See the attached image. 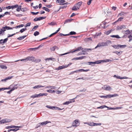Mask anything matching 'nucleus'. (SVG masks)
<instances>
[{"instance_id":"obj_41","label":"nucleus","mask_w":132,"mask_h":132,"mask_svg":"<svg viewBox=\"0 0 132 132\" xmlns=\"http://www.w3.org/2000/svg\"><path fill=\"white\" fill-rule=\"evenodd\" d=\"M127 46L126 45H120V48H125Z\"/></svg>"},{"instance_id":"obj_9","label":"nucleus","mask_w":132,"mask_h":132,"mask_svg":"<svg viewBox=\"0 0 132 132\" xmlns=\"http://www.w3.org/2000/svg\"><path fill=\"white\" fill-rule=\"evenodd\" d=\"M82 2H79L75 4L76 6L77 7V9H79V7L82 4Z\"/></svg>"},{"instance_id":"obj_4","label":"nucleus","mask_w":132,"mask_h":132,"mask_svg":"<svg viewBox=\"0 0 132 132\" xmlns=\"http://www.w3.org/2000/svg\"><path fill=\"white\" fill-rule=\"evenodd\" d=\"M126 26L124 25H121L119 26H118L117 28V30H120L121 29H125L126 28Z\"/></svg>"},{"instance_id":"obj_15","label":"nucleus","mask_w":132,"mask_h":132,"mask_svg":"<svg viewBox=\"0 0 132 132\" xmlns=\"http://www.w3.org/2000/svg\"><path fill=\"white\" fill-rule=\"evenodd\" d=\"M47 94L46 93H40L38 94H37V97H39L40 96H42L44 95L46 96L47 95Z\"/></svg>"},{"instance_id":"obj_28","label":"nucleus","mask_w":132,"mask_h":132,"mask_svg":"<svg viewBox=\"0 0 132 132\" xmlns=\"http://www.w3.org/2000/svg\"><path fill=\"white\" fill-rule=\"evenodd\" d=\"M21 127V126H13L11 125V126H10V128H19Z\"/></svg>"},{"instance_id":"obj_8","label":"nucleus","mask_w":132,"mask_h":132,"mask_svg":"<svg viewBox=\"0 0 132 132\" xmlns=\"http://www.w3.org/2000/svg\"><path fill=\"white\" fill-rule=\"evenodd\" d=\"M118 95L117 94H113L111 95L110 94H109L106 95V98H111L112 97H113L114 96H118Z\"/></svg>"},{"instance_id":"obj_55","label":"nucleus","mask_w":132,"mask_h":132,"mask_svg":"<svg viewBox=\"0 0 132 132\" xmlns=\"http://www.w3.org/2000/svg\"><path fill=\"white\" fill-rule=\"evenodd\" d=\"M122 107H116L114 108V110L116 109H121L122 108Z\"/></svg>"},{"instance_id":"obj_62","label":"nucleus","mask_w":132,"mask_h":132,"mask_svg":"<svg viewBox=\"0 0 132 132\" xmlns=\"http://www.w3.org/2000/svg\"><path fill=\"white\" fill-rule=\"evenodd\" d=\"M95 124H94V126H97L98 125H100L101 124V123H95Z\"/></svg>"},{"instance_id":"obj_29","label":"nucleus","mask_w":132,"mask_h":132,"mask_svg":"<svg viewBox=\"0 0 132 132\" xmlns=\"http://www.w3.org/2000/svg\"><path fill=\"white\" fill-rule=\"evenodd\" d=\"M0 67L2 69H6L7 68V67L3 65H0Z\"/></svg>"},{"instance_id":"obj_19","label":"nucleus","mask_w":132,"mask_h":132,"mask_svg":"<svg viewBox=\"0 0 132 132\" xmlns=\"http://www.w3.org/2000/svg\"><path fill=\"white\" fill-rule=\"evenodd\" d=\"M122 32L123 33L127 35L130 33V31L128 29L126 31H123Z\"/></svg>"},{"instance_id":"obj_3","label":"nucleus","mask_w":132,"mask_h":132,"mask_svg":"<svg viewBox=\"0 0 132 132\" xmlns=\"http://www.w3.org/2000/svg\"><path fill=\"white\" fill-rule=\"evenodd\" d=\"M102 88L104 90H110L112 89L110 86L106 85H104Z\"/></svg>"},{"instance_id":"obj_54","label":"nucleus","mask_w":132,"mask_h":132,"mask_svg":"<svg viewBox=\"0 0 132 132\" xmlns=\"http://www.w3.org/2000/svg\"><path fill=\"white\" fill-rule=\"evenodd\" d=\"M86 78H85L84 79L83 77H82L81 78H78L76 79V80H77L78 79H83V80H86Z\"/></svg>"},{"instance_id":"obj_56","label":"nucleus","mask_w":132,"mask_h":132,"mask_svg":"<svg viewBox=\"0 0 132 132\" xmlns=\"http://www.w3.org/2000/svg\"><path fill=\"white\" fill-rule=\"evenodd\" d=\"M39 13V12H37L36 13H35L34 12H31V13H32L33 15H36Z\"/></svg>"},{"instance_id":"obj_11","label":"nucleus","mask_w":132,"mask_h":132,"mask_svg":"<svg viewBox=\"0 0 132 132\" xmlns=\"http://www.w3.org/2000/svg\"><path fill=\"white\" fill-rule=\"evenodd\" d=\"M67 68V66L66 65H64L61 66H59L57 69L58 70H59Z\"/></svg>"},{"instance_id":"obj_44","label":"nucleus","mask_w":132,"mask_h":132,"mask_svg":"<svg viewBox=\"0 0 132 132\" xmlns=\"http://www.w3.org/2000/svg\"><path fill=\"white\" fill-rule=\"evenodd\" d=\"M71 103V101H67V102H65L64 103H63V104L64 105H68L70 103Z\"/></svg>"},{"instance_id":"obj_37","label":"nucleus","mask_w":132,"mask_h":132,"mask_svg":"<svg viewBox=\"0 0 132 132\" xmlns=\"http://www.w3.org/2000/svg\"><path fill=\"white\" fill-rule=\"evenodd\" d=\"M89 71V70H84L82 69H79V72H87Z\"/></svg>"},{"instance_id":"obj_45","label":"nucleus","mask_w":132,"mask_h":132,"mask_svg":"<svg viewBox=\"0 0 132 132\" xmlns=\"http://www.w3.org/2000/svg\"><path fill=\"white\" fill-rule=\"evenodd\" d=\"M128 37L129 39V42H130L132 40V36L131 35H130L128 36Z\"/></svg>"},{"instance_id":"obj_60","label":"nucleus","mask_w":132,"mask_h":132,"mask_svg":"<svg viewBox=\"0 0 132 132\" xmlns=\"http://www.w3.org/2000/svg\"><path fill=\"white\" fill-rule=\"evenodd\" d=\"M50 49L51 51H54L55 50V49L53 46V47L50 48Z\"/></svg>"},{"instance_id":"obj_16","label":"nucleus","mask_w":132,"mask_h":132,"mask_svg":"<svg viewBox=\"0 0 132 132\" xmlns=\"http://www.w3.org/2000/svg\"><path fill=\"white\" fill-rule=\"evenodd\" d=\"M2 28L4 29L5 30V31L6 30H8L10 29H13L12 28L7 26H5V27H3Z\"/></svg>"},{"instance_id":"obj_14","label":"nucleus","mask_w":132,"mask_h":132,"mask_svg":"<svg viewBox=\"0 0 132 132\" xmlns=\"http://www.w3.org/2000/svg\"><path fill=\"white\" fill-rule=\"evenodd\" d=\"M51 121H44L40 123L41 125H46L48 123H51Z\"/></svg>"},{"instance_id":"obj_5","label":"nucleus","mask_w":132,"mask_h":132,"mask_svg":"<svg viewBox=\"0 0 132 132\" xmlns=\"http://www.w3.org/2000/svg\"><path fill=\"white\" fill-rule=\"evenodd\" d=\"M56 2L60 5H63L64 4L65 1L64 0H56Z\"/></svg>"},{"instance_id":"obj_38","label":"nucleus","mask_w":132,"mask_h":132,"mask_svg":"<svg viewBox=\"0 0 132 132\" xmlns=\"http://www.w3.org/2000/svg\"><path fill=\"white\" fill-rule=\"evenodd\" d=\"M78 9H77V7L75 5L72 7V10L74 11H76Z\"/></svg>"},{"instance_id":"obj_30","label":"nucleus","mask_w":132,"mask_h":132,"mask_svg":"<svg viewBox=\"0 0 132 132\" xmlns=\"http://www.w3.org/2000/svg\"><path fill=\"white\" fill-rule=\"evenodd\" d=\"M83 49V48L81 47H79L78 48H77L76 50H75L74 52L76 51H82Z\"/></svg>"},{"instance_id":"obj_46","label":"nucleus","mask_w":132,"mask_h":132,"mask_svg":"<svg viewBox=\"0 0 132 132\" xmlns=\"http://www.w3.org/2000/svg\"><path fill=\"white\" fill-rule=\"evenodd\" d=\"M39 34V32L37 31H35L34 33V35L35 36H36L37 35H38Z\"/></svg>"},{"instance_id":"obj_2","label":"nucleus","mask_w":132,"mask_h":132,"mask_svg":"<svg viewBox=\"0 0 132 132\" xmlns=\"http://www.w3.org/2000/svg\"><path fill=\"white\" fill-rule=\"evenodd\" d=\"M112 61L109 59H106V61H105L104 60H99L96 61L94 62H88V63L89 65H90L91 64H99L101 63L102 62H109L110 61Z\"/></svg>"},{"instance_id":"obj_61","label":"nucleus","mask_w":132,"mask_h":132,"mask_svg":"<svg viewBox=\"0 0 132 132\" xmlns=\"http://www.w3.org/2000/svg\"><path fill=\"white\" fill-rule=\"evenodd\" d=\"M74 122L75 124H77L78 123V120H76L74 121Z\"/></svg>"},{"instance_id":"obj_50","label":"nucleus","mask_w":132,"mask_h":132,"mask_svg":"<svg viewBox=\"0 0 132 132\" xmlns=\"http://www.w3.org/2000/svg\"><path fill=\"white\" fill-rule=\"evenodd\" d=\"M18 33V32H16V33H14V34H13L12 35H9V34H8V36H7V37L8 38H9V37H11L12 36H13L14 35H15L16 34H17Z\"/></svg>"},{"instance_id":"obj_13","label":"nucleus","mask_w":132,"mask_h":132,"mask_svg":"<svg viewBox=\"0 0 132 132\" xmlns=\"http://www.w3.org/2000/svg\"><path fill=\"white\" fill-rule=\"evenodd\" d=\"M84 41L87 42L90 41H92V39L91 37L87 38L84 39Z\"/></svg>"},{"instance_id":"obj_58","label":"nucleus","mask_w":132,"mask_h":132,"mask_svg":"<svg viewBox=\"0 0 132 132\" xmlns=\"http://www.w3.org/2000/svg\"><path fill=\"white\" fill-rule=\"evenodd\" d=\"M123 17H120L118 19V21H121L122 20H123Z\"/></svg>"},{"instance_id":"obj_12","label":"nucleus","mask_w":132,"mask_h":132,"mask_svg":"<svg viewBox=\"0 0 132 132\" xmlns=\"http://www.w3.org/2000/svg\"><path fill=\"white\" fill-rule=\"evenodd\" d=\"M114 77H116V78L119 79H127L128 78L127 77H121L120 76H117L116 75H115L113 76Z\"/></svg>"},{"instance_id":"obj_32","label":"nucleus","mask_w":132,"mask_h":132,"mask_svg":"<svg viewBox=\"0 0 132 132\" xmlns=\"http://www.w3.org/2000/svg\"><path fill=\"white\" fill-rule=\"evenodd\" d=\"M46 107L48 108L53 109H55V107L54 106H51L49 105H47L46 106Z\"/></svg>"},{"instance_id":"obj_64","label":"nucleus","mask_w":132,"mask_h":132,"mask_svg":"<svg viewBox=\"0 0 132 132\" xmlns=\"http://www.w3.org/2000/svg\"><path fill=\"white\" fill-rule=\"evenodd\" d=\"M34 21H39L38 18H36L34 19Z\"/></svg>"},{"instance_id":"obj_47","label":"nucleus","mask_w":132,"mask_h":132,"mask_svg":"<svg viewBox=\"0 0 132 132\" xmlns=\"http://www.w3.org/2000/svg\"><path fill=\"white\" fill-rule=\"evenodd\" d=\"M20 86V85L19 84H17L16 85H14V86L13 87L14 88H15V89H16L17 88V87L19 86Z\"/></svg>"},{"instance_id":"obj_18","label":"nucleus","mask_w":132,"mask_h":132,"mask_svg":"<svg viewBox=\"0 0 132 132\" xmlns=\"http://www.w3.org/2000/svg\"><path fill=\"white\" fill-rule=\"evenodd\" d=\"M5 31V30L4 29L2 28V29H1L0 30V36L1 35H4Z\"/></svg>"},{"instance_id":"obj_26","label":"nucleus","mask_w":132,"mask_h":132,"mask_svg":"<svg viewBox=\"0 0 132 132\" xmlns=\"http://www.w3.org/2000/svg\"><path fill=\"white\" fill-rule=\"evenodd\" d=\"M85 56H82L81 57H76L75 58V59L76 60H81L82 59L84 58L85 57Z\"/></svg>"},{"instance_id":"obj_51","label":"nucleus","mask_w":132,"mask_h":132,"mask_svg":"<svg viewBox=\"0 0 132 132\" xmlns=\"http://www.w3.org/2000/svg\"><path fill=\"white\" fill-rule=\"evenodd\" d=\"M31 25V23L30 22H29L26 24L25 26V27H27L28 26H30Z\"/></svg>"},{"instance_id":"obj_33","label":"nucleus","mask_w":132,"mask_h":132,"mask_svg":"<svg viewBox=\"0 0 132 132\" xmlns=\"http://www.w3.org/2000/svg\"><path fill=\"white\" fill-rule=\"evenodd\" d=\"M104 108H108V107L106 106H105V105H102V106H100L97 107V109H102Z\"/></svg>"},{"instance_id":"obj_42","label":"nucleus","mask_w":132,"mask_h":132,"mask_svg":"<svg viewBox=\"0 0 132 132\" xmlns=\"http://www.w3.org/2000/svg\"><path fill=\"white\" fill-rule=\"evenodd\" d=\"M102 46V45L101 43H99L95 47V48L96 49L98 47H100Z\"/></svg>"},{"instance_id":"obj_34","label":"nucleus","mask_w":132,"mask_h":132,"mask_svg":"<svg viewBox=\"0 0 132 132\" xmlns=\"http://www.w3.org/2000/svg\"><path fill=\"white\" fill-rule=\"evenodd\" d=\"M18 6V5L17 4L15 5H12V6H11V9H13L14 8H15L16 7H17Z\"/></svg>"},{"instance_id":"obj_20","label":"nucleus","mask_w":132,"mask_h":132,"mask_svg":"<svg viewBox=\"0 0 132 132\" xmlns=\"http://www.w3.org/2000/svg\"><path fill=\"white\" fill-rule=\"evenodd\" d=\"M112 46L115 49H119L120 48V45H112Z\"/></svg>"},{"instance_id":"obj_35","label":"nucleus","mask_w":132,"mask_h":132,"mask_svg":"<svg viewBox=\"0 0 132 132\" xmlns=\"http://www.w3.org/2000/svg\"><path fill=\"white\" fill-rule=\"evenodd\" d=\"M42 9L43 10H44L45 11H46L47 12H49L50 11V9H48L46 7H43Z\"/></svg>"},{"instance_id":"obj_1","label":"nucleus","mask_w":132,"mask_h":132,"mask_svg":"<svg viewBox=\"0 0 132 132\" xmlns=\"http://www.w3.org/2000/svg\"><path fill=\"white\" fill-rule=\"evenodd\" d=\"M21 61H23L26 62L28 61H31L32 62H38L40 61V59H38L37 60H35L34 57L32 56H29L26 58L25 59L20 60Z\"/></svg>"},{"instance_id":"obj_22","label":"nucleus","mask_w":132,"mask_h":132,"mask_svg":"<svg viewBox=\"0 0 132 132\" xmlns=\"http://www.w3.org/2000/svg\"><path fill=\"white\" fill-rule=\"evenodd\" d=\"M94 124H95V123L93 122H87V125L91 126H94Z\"/></svg>"},{"instance_id":"obj_31","label":"nucleus","mask_w":132,"mask_h":132,"mask_svg":"<svg viewBox=\"0 0 132 132\" xmlns=\"http://www.w3.org/2000/svg\"><path fill=\"white\" fill-rule=\"evenodd\" d=\"M26 37V36H22L20 37L17 38V39L19 40H21L22 39H24Z\"/></svg>"},{"instance_id":"obj_17","label":"nucleus","mask_w":132,"mask_h":132,"mask_svg":"<svg viewBox=\"0 0 132 132\" xmlns=\"http://www.w3.org/2000/svg\"><path fill=\"white\" fill-rule=\"evenodd\" d=\"M126 13H124L123 12H121L120 13H119L118 15V16H121L122 17H123L126 14Z\"/></svg>"},{"instance_id":"obj_53","label":"nucleus","mask_w":132,"mask_h":132,"mask_svg":"<svg viewBox=\"0 0 132 132\" xmlns=\"http://www.w3.org/2000/svg\"><path fill=\"white\" fill-rule=\"evenodd\" d=\"M88 50H89L90 51L92 50L91 49H85L84 50L83 49L82 50V52H85V51H88Z\"/></svg>"},{"instance_id":"obj_7","label":"nucleus","mask_w":132,"mask_h":132,"mask_svg":"<svg viewBox=\"0 0 132 132\" xmlns=\"http://www.w3.org/2000/svg\"><path fill=\"white\" fill-rule=\"evenodd\" d=\"M13 77V76H9L6 77L5 79H2L1 81H4L6 82L7 80H10L12 79Z\"/></svg>"},{"instance_id":"obj_48","label":"nucleus","mask_w":132,"mask_h":132,"mask_svg":"<svg viewBox=\"0 0 132 132\" xmlns=\"http://www.w3.org/2000/svg\"><path fill=\"white\" fill-rule=\"evenodd\" d=\"M19 129V128H15L14 129H11V131H16Z\"/></svg>"},{"instance_id":"obj_21","label":"nucleus","mask_w":132,"mask_h":132,"mask_svg":"<svg viewBox=\"0 0 132 132\" xmlns=\"http://www.w3.org/2000/svg\"><path fill=\"white\" fill-rule=\"evenodd\" d=\"M122 52L121 51H120L119 52H118L117 51H116L113 52V53H115L117 54L118 56H119L122 53Z\"/></svg>"},{"instance_id":"obj_6","label":"nucleus","mask_w":132,"mask_h":132,"mask_svg":"<svg viewBox=\"0 0 132 132\" xmlns=\"http://www.w3.org/2000/svg\"><path fill=\"white\" fill-rule=\"evenodd\" d=\"M111 43V41L110 40H108L106 42L104 43L102 42L101 43L102 46H107L108 44H109Z\"/></svg>"},{"instance_id":"obj_27","label":"nucleus","mask_w":132,"mask_h":132,"mask_svg":"<svg viewBox=\"0 0 132 132\" xmlns=\"http://www.w3.org/2000/svg\"><path fill=\"white\" fill-rule=\"evenodd\" d=\"M112 31H113V30L111 29L110 30L105 32L104 33L106 35H108Z\"/></svg>"},{"instance_id":"obj_59","label":"nucleus","mask_w":132,"mask_h":132,"mask_svg":"<svg viewBox=\"0 0 132 132\" xmlns=\"http://www.w3.org/2000/svg\"><path fill=\"white\" fill-rule=\"evenodd\" d=\"M26 8H21V11L23 12H24L26 10Z\"/></svg>"},{"instance_id":"obj_43","label":"nucleus","mask_w":132,"mask_h":132,"mask_svg":"<svg viewBox=\"0 0 132 132\" xmlns=\"http://www.w3.org/2000/svg\"><path fill=\"white\" fill-rule=\"evenodd\" d=\"M45 18H46L45 16V17L42 16V17H40L38 18V20H39V21H40L42 20L43 19H45Z\"/></svg>"},{"instance_id":"obj_63","label":"nucleus","mask_w":132,"mask_h":132,"mask_svg":"<svg viewBox=\"0 0 132 132\" xmlns=\"http://www.w3.org/2000/svg\"><path fill=\"white\" fill-rule=\"evenodd\" d=\"M92 1V0H89V1L88 2H87V4L88 5H90Z\"/></svg>"},{"instance_id":"obj_52","label":"nucleus","mask_w":132,"mask_h":132,"mask_svg":"<svg viewBox=\"0 0 132 132\" xmlns=\"http://www.w3.org/2000/svg\"><path fill=\"white\" fill-rule=\"evenodd\" d=\"M37 94H35L34 95H32L30 97L33 98H34L36 97H37Z\"/></svg>"},{"instance_id":"obj_39","label":"nucleus","mask_w":132,"mask_h":132,"mask_svg":"<svg viewBox=\"0 0 132 132\" xmlns=\"http://www.w3.org/2000/svg\"><path fill=\"white\" fill-rule=\"evenodd\" d=\"M21 6H20L19 7L18 6V8L16 9V11L18 12L20 11L21 10Z\"/></svg>"},{"instance_id":"obj_40","label":"nucleus","mask_w":132,"mask_h":132,"mask_svg":"<svg viewBox=\"0 0 132 132\" xmlns=\"http://www.w3.org/2000/svg\"><path fill=\"white\" fill-rule=\"evenodd\" d=\"M48 88H51V89H56V87L55 86H48Z\"/></svg>"},{"instance_id":"obj_57","label":"nucleus","mask_w":132,"mask_h":132,"mask_svg":"<svg viewBox=\"0 0 132 132\" xmlns=\"http://www.w3.org/2000/svg\"><path fill=\"white\" fill-rule=\"evenodd\" d=\"M48 24L51 26L54 25L55 24L53 22H51L48 23Z\"/></svg>"},{"instance_id":"obj_25","label":"nucleus","mask_w":132,"mask_h":132,"mask_svg":"<svg viewBox=\"0 0 132 132\" xmlns=\"http://www.w3.org/2000/svg\"><path fill=\"white\" fill-rule=\"evenodd\" d=\"M44 86H42L40 85H38L37 86H35L33 87L34 89L42 87H44Z\"/></svg>"},{"instance_id":"obj_49","label":"nucleus","mask_w":132,"mask_h":132,"mask_svg":"<svg viewBox=\"0 0 132 132\" xmlns=\"http://www.w3.org/2000/svg\"><path fill=\"white\" fill-rule=\"evenodd\" d=\"M38 27V26H35L32 29V30L33 31H34L36 29H37Z\"/></svg>"},{"instance_id":"obj_10","label":"nucleus","mask_w":132,"mask_h":132,"mask_svg":"<svg viewBox=\"0 0 132 132\" xmlns=\"http://www.w3.org/2000/svg\"><path fill=\"white\" fill-rule=\"evenodd\" d=\"M8 39V38H6L4 39V40L1 39L0 40V44H2V43H6Z\"/></svg>"},{"instance_id":"obj_23","label":"nucleus","mask_w":132,"mask_h":132,"mask_svg":"<svg viewBox=\"0 0 132 132\" xmlns=\"http://www.w3.org/2000/svg\"><path fill=\"white\" fill-rule=\"evenodd\" d=\"M0 122L1 123H5L9 122V121H8L6 119H2L0 121Z\"/></svg>"},{"instance_id":"obj_24","label":"nucleus","mask_w":132,"mask_h":132,"mask_svg":"<svg viewBox=\"0 0 132 132\" xmlns=\"http://www.w3.org/2000/svg\"><path fill=\"white\" fill-rule=\"evenodd\" d=\"M110 37L113 38H116L117 39H119L120 38L118 35H112L110 36Z\"/></svg>"},{"instance_id":"obj_36","label":"nucleus","mask_w":132,"mask_h":132,"mask_svg":"<svg viewBox=\"0 0 132 132\" xmlns=\"http://www.w3.org/2000/svg\"><path fill=\"white\" fill-rule=\"evenodd\" d=\"M76 34V33L74 31H71L68 34V35H75Z\"/></svg>"}]
</instances>
